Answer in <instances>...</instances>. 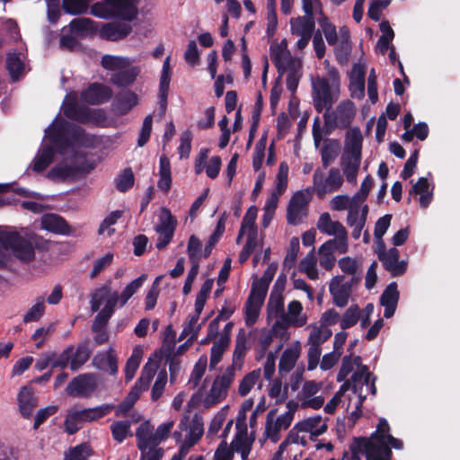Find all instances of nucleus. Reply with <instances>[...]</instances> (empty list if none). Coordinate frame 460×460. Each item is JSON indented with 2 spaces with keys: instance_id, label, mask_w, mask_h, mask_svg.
I'll return each instance as SVG.
<instances>
[{
  "instance_id": "a211bd4d",
  "label": "nucleus",
  "mask_w": 460,
  "mask_h": 460,
  "mask_svg": "<svg viewBox=\"0 0 460 460\" xmlns=\"http://www.w3.org/2000/svg\"><path fill=\"white\" fill-rule=\"evenodd\" d=\"M292 439L293 443L306 446L309 441H316V418H308L299 423L289 433L288 442Z\"/></svg>"
},
{
  "instance_id": "a18cd8bd",
  "label": "nucleus",
  "mask_w": 460,
  "mask_h": 460,
  "mask_svg": "<svg viewBox=\"0 0 460 460\" xmlns=\"http://www.w3.org/2000/svg\"><path fill=\"white\" fill-rule=\"evenodd\" d=\"M372 377V373L369 372L367 366H361L360 368L356 370L350 378V383L352 385V391L360 392V389H363L365 385H368L370 378Z\"/></svg>"
},
{
  "instance_id": "ea45409f",
  "label": "nucleus",
  "mask_w": 460,
  "mask_h": 460,
  "mask_svg": "<svg viewBox=\"0 0 460 460\" xmlns=\"http://www.w3.org/2000/svg\"><path fill=\"white\" fill-rule=\"evenodd\" d=\"M201 312L202 310L199 311L197 307H195V312L189 316L188 322L184 324L183 330L181 333V338L189 337L191 341L197 339L201 329V323H199Z\"/></svg>"
},
{
  "instance_id": "aec40b11",
  "label": "nucleus",
  "mask_w": 460,
  "mask_h": 460,
  "mask_svg": "<svg viewBox=\"0 0 460 460\" xmlns=\"http://www.w3.org/2000/svg\"><path fill=\"white\" fill-rule=\"evenodd\" d=\"M63 112L66 117L79 122L84 123L90 120V110L78 104L75 93L66 96L63 102Z\"/></svg>"
},
{
  "instance_id": "dca6fc26",
  "label": "nucleus",
  "mask_w": 460,
  "mask_h": 460,
  "mask_svg": "<svg viewBox=\"0 0 460 460\" xmlns=\"http://www.w3.org/2000/svg\"><path fill=\"white\" fill-rule=\"evenodd\" d=\"M302 8L305 14L291 19V31L295 35L312 36L314 29V0H302Z\"/></svg>"
},
{
  "instance_id": "e2e57ef3",
  "label": "nucleus",
  "mask_w": 460,
  "mask_h": 460,
  "mask_svg": "<svg viewBox=\"0 0 460 460\" xmlns=\"http://www.w3.org/2000/svg\"><path fill=\"white\" fill-rule=\"evenodd\" d=\"M359 320V308L357 305L349 307L341 321V328L342 330L349 329L357 324Z\"/></svg>"
},
{
  "instance_id": "5fc2aeb1",
  "label": "nucleus",
  "mask_w": 460,
  "mask_h": 460,
  "mask_svg": "<svg viewBox=\"0 0 460 460\" xmlns=\"http://www.w3.org/2000/svg\"><path fill=\"white\" fill-rule=\"evenodd\" d=\"M207 363L208 359L205 355L201 356L196 362L189 379V384L192 385V388H196L199 385L206 372Z\"/></svg>"
},
{
  "instance_id": "13d9d810",
  "label": "nucleus",
  "mask_w": 460,
  "mask_h": 460,
  "mask_svg": "<svg viewBox=\"0 0 460 460\" xmlns=\"http://www.w3.org/2000/svg\"><path fill=\"white\" fill-rule=\"evenodd\" d=\"M399 291L396 282H391L386 286L380 296V305H397L399 301Z\"/></svg>"
},
{
  "instance_id": "c85d7f7f",
  "label": "nucleus",
  "mask_w": 460,
  "mask_h": 460,
  "mask_svg": "<svg viewBox=\"0 0 460 460\" xmlns=\"http://www.w3.org/2000/svg\"><path fill=\"white\" fill-rule=\"evenodd\" d=\"M253 441L254 437H249L247 429L244 427L235 434L234 439L231 443L232 450L239 453L242 458H248Z\"/></svg>"
},
{
  "instance_id": "393cba45",
  "label": "nucleus",
  "mask_w": 460,
  "mask_h": 460,
  "mask_svg": "<svg viewBox=\"0 0 460 460\" xmlns=\"http://www.w3.org/2000/svg\"><path fill=\"white\" fill-rule=\"evenodd\" d=\"M318 230L328 235H335L343 243L347 241L346 228L339 221H332L327 212L323 213L318 218Z\"/></svg>"
},
{
  "instance_id": "7c9ffc66",
  "label": "nucleus",
  "mask_w": 460,
  "mask_h": 460,
  "mask_svg": "<svg viewBox=\"0 0 460 460\" xmlns=\"http://www.w3.org/2000/svg\"><path fill=\"white\" fill-rule=\"evenodd\" d=\"M341 145L340 140L325 138L323 140L321 157L323 166L327 168L340 155Z\"/></svg>"
},
{
  "instance_id": "58836bf2",
  "label": "nucleus",
  "mask_w": 460,
  "mask_h": 460,
  "mask_svg": "<svg viewBox=\"0 0 460 460\" xmlns=\"http://www.w3.org/2000/svg\"><path fill=\"white\" fill-rule=\"evenodd\" d=\"M159 176L157 186L163 191L167 192L171 189L172 175L170 162L165 155L160 157Z\"/></svg>"
},
{
  "instance_id": "f257e3e1",
  "label": "nucleus",
  "mask_w": 460,
  "mask_h": 460,
  "mask_svg": "<svg viewBox=\"0 0 460 460\" xmlns=\"http://www.w3.org/2000/svg\"><path fill=\"white\" fill-rule=\"evenodd\" d=\"M156 370L157 365L155 362L146 363L144 366L141 375L135 385L129 391L123 402L118 406L111 403H104L93 408H84L81 410L76 408L68 409L64 420L66 432L69 435H73L82 429V424L84 422L97 421L110 414L113 410H116V415L118 416L127 413L133 407L140 394L149 388L150 383L154 378Z\"/></svg>"
},
{
  "instance_id": "f704fd0d",
  "label": "nucleus",
  "mask_w": 460,
  "mask_h": 460,
  "mask_svg": "<svg viewBox=\"0 0 460 460\" xmlns=\"http://www.w3.org/2000/svg\"><path fill=\"white\" fill-rule=\"evenodd\" d=\"M131 31V26L126 23H109L102 28V34L110 40L125 38Z\"/></svg>"
},
{
  "instance_id": "37998d69",
  "label": "nucleus",
  "mask_w": 460,
  "mask_h": 460,
  "mask_svg": "<svg viewBox=\"0 0 460 460\" xmlns=\"http://www.w3.org/2000/svg\"><path fill=\"white\" fill-rule=\"evenodd\" d=\"M316 385L314 381L305 382L299 393V400L303 407L316 409Z\"/></svg>"
},
{
  "instance_id": "a19ab883",
  "label": "nucleus",
  "mask_w": 460,
  "mask_h": 460,
  "mask_svg": "<svg viewBox=\"0 0 460 460\" xmlns=\"http://www.w3.org/2000/svg\"><path fill=\"white\" fill-rule=\"evenodd\" d=\"M112 438L119 444L123 443L127 438L132 437L131 423L129 420H116L111 424Z\"/></svg>"
},
{
  "instance_id": "423d86ee",
  "label": "nucleus",
  "mask_w": 460,
  "mask_h": 460,
  "mask_svg": "<svg viewBox=\"0 0 460 460\" xmlns=\"http://www.w3.org/2000/svg\"><path fill=\"white\" fill-rule=\"evenodd\" d=\"M354 103L349 101L341 102L336 110H328L323 113V125L320 127L318 119V146L322 141V136L332 134L337 128H348L354 118Z\"/></svg>"
},
{
  "instance_id": "2f4dec72",
  "label": "nucleus",
  "mask_w": 460,
  "mask_h": 460,
  "mask_svg": "<svg viewBox=\"0 0 460 460\" xmlns=\"http://www.w3.org/2000/svg\"><path fill=\"white\" fill-rule=\"evenodd\" d=\"M137 95L132 92H123L116 96L112 104L114 111L119 115L127 114L137 104Z\"/></svg>"
},
{
  "instance_id": "f03ea898",
  "label": "nucleus",
  "mask_w": 460,
  "mask_h": 460,
  "mask_svg": "<svg viewBox=\"0 0 460 460\" xmlns=\"http://www.w3.org/2000/svg\"><path fill=\"white\" fill-rule=\"evenodd\" d=\"M0 241L15 258L24 262L34 259V249L40 247L44 242L42 237L27 230L4 232L0 234Z\"/></svg>"
},
{
  "instance_id": "1a4fd4ad",
  "label": "nucleus",
  "mask_w": 460,
  "mask_h": 460,
  "mask_svg": "<svg viewBox=\"0 0 460 460\" xmlns=\"http://www.w3.org/2000/svg\"><path fill=\"white\" fill-rule=\"evenodd\" d=\"M235 377L233 367H226L221 374L217 375L212 385L203 399V405L210 408L223 402L228 394V390Z\"/></svg>"
},
{
  "instance_id": "4c0bfd02",
  "label": "nucleus",
  "mask_w": 460,
  "mask_h": 460,
  "mask_svg": "<svg viewBox=\"0 0 460 460\" xmlns=\"http://www.w3.org/2000/svg\"><path fill=\"white\" fill-rule=\"evenodd\" d=\"M93 362L99 368L107 370L112 375L118 371L117 358L112 349L98 354L93 358Z\"/></svg>"
},
{
  "instance_id": "b1692460",
  "label": "nucleus",
  "mask_w": 460,
  "mask_h": 460,
  "mask_svg": "<svg viewBox=\"0 0 460 460\" xmlns=\"http://www.w3.org/2000/svg\"><path fill=\"white\" fill-rule=\"evenodd\" d=\"M137 446L139 450L156 447L158 440L155 435V427L149 420L142 422L136 430Z\"/></svg>"
},
{
  "instance_id": "3c124183",
  "label": "nucleus",
  "mask_w": 460,
  "mask_h": 460,
  "mask_svg": "<svg viewBox=\"0 0 460 460\" xmlns=\"http://www.w3.org/2000/svg\"><path fill=\"white\" fill-rule=\"evenodd\" d=\"M350 90H358L361 95L364 94L365 90V68L364 66L356 64L352 67V77L350 80Z\"/></svg>"
},
{
  "instance_id": "2eb2a0df",
  "label": "nucleus",
  "mask_w": 460,
  "mask_h": 460,
  "mask_svg": "<svg viewBox=\"0 0 460 460\" xmlns=\"http://www.w3.org/2000/svg\"><path fill=\"white\" fill-rule=\"evenodd\" d=\"M382 246L383 250H376V252L385 270L390 272L393 277L403 275L407 270V262L399 260V250L394 247L386 251L385 244L382 243Z\"/></svg>"
},
{
  "instance_id": "052dcab7",
  "label": "nucleus",
  "mask_w": 460,
  "mask_h": 460,
  "mask_svg": "<svg viewBox=\"0 0 460 460\" xmlns=\"http://www.w3.org/2000/svg\"><path fill=\"white\" fill-rule=\"evenodd\" d=\"M88 6L87 0H63L62 4L64 11L72 15L86 13Z\"/></svg>"
},
{
  "instance_id": "338daca9",
  "label": "nucleus",
  "mask_w": 460,
  "mask_h": 460,
  "mask_svg": "<svg viewBox=\"0 0 460 460\" xmlns=\"http://www.w3.org/2000/svg\"><path fill=\"white\" fill-rule=\"evenodd\" d=\"M351 49V42L346 40H341L335 47V58L340 65L344 66L348 64Z\"/></svg>"
},
{
  "instance_id": "c03bdc74",
  "label": "nucleus",
  "mask_w": 460,
  "mask_h": 460,
  "mask_svg": "<svg viewBox=\"0 0 460 460\" xmlns=\"http://www.w3.org/2000/svg\"><path fill=\"white\" fill-rule=\"evenodd\" d=\"M68 27L72 33L77 35H85L92 33L96 30L93 21L84 17L72 20Z\"/></svg>"
},
{
  "instance_id": "6ab92c4d",
  "label": "nucleus",
  "mask_w": 460,
  "mask_h": 460,
  "mask_svg": "<svg viewBox=\"0 0 460 460\" xmlns=\"http://www.w3.org/2000/svg\"><path fill=\"white\" fill-rule=\"evenodd\" d=\"M343 275L333 277L329 284V291L332 296L333 304L338 307H344L349 302L351 294V283L344 282Z\"/></svg>"
},
{
  "instance_id": "603ef678",
  "label": "nucleus",
  "mask_w": 460,
  "mask_h": 460,
  "mask_svg": "<svg viewBox=\"0 0 460 460\" xmlns=\"http://www.w3.org/2000/svg\"><path fill=\"white\" fill-rule=\"evenodd\" d=\"M277 271V266L274 264L269 265L264 271L263 276L260 280L254 281L252 286V289L255 291H262L263 295H267L269 284L271 282L275 273Z\"/></svg>"
},
{
  "instance_id": "9b49d317",
  "label": "nucleus",
  "mask_w": 460,
  "mask_h": 460,
  "mask_svg": "<svg viewBox=\"0 0 460 460\" xmlns=\"http://www.w3.org/2000/svg\"><path fill=\"white\" fill-rule=\"evenodd\" d=\"M313 199L309 190L296 192L287 208V221L289 225H298L307 217L308 206Z\"/></svg>"
},
{
  "instance_id": "7ed1b4c3",
  "label": "nucleus",
  "mask_w": 460,
  "mask_h": 460,
  "mask_svg": "<svg viewBox=\"0 0 460 460\" xmlns=\"http://www.w3.org/2000/svg\"><path fill=\"white\" fill-rule=\"evenodd\" d=\"M270 52V58L279 74V78L287 72V88L292 93L295 92L302 75L300 60L291 56L286 40L272 44Z\"/></svg>"
},
{
  "instance_id": "69168bd1",
  "label": "nucleus",
  "mask_w": 460,
  "mask_h": 460,
  "mask_svg": "<svg viewBox=\"0 0 460 460\" xmlns=\"http://www.w3.org/2000/svg\"><path fill=\"white\" fill-rule=\"evenodd\" d=\"M390 434V426L385 418H381L376 426V429L372 433L371 438L377 442L376 445H387L386 438Z\"/></svg>"
},
{
  "instance_id": "49530a36",
  "label": "nucleus",
  "mask_w": 460,
  "mask_h": 460,
  "mask_svg": "<svg viewBox=\"0 0 460 460\" xmlns=\"http://www.w3.org/2000/svg\"><path fill=\"white\" fill-rule=\"evenodd\" d=\"M6 67L13 81L19 80L24 73V64L15 53L7 56Z\"/></svg>"
},
{
  "instance_id": "8fccbe9b",
  "label": "nucleus",
  "mask_w": 460,
  "mask_h": 460,
  "mask_svg": "<svg viewBox=\"0 0 460 460\" xmlns=\"http://www.w3.org/2000/svg\"><path fill=\"white\" fill-rule=\"evenodd\" d=\"M89 357L90 351L85 345H79L75 350L73 348L70 369L72 371L78 370L89 359Z\"/></svg>"
},
{
  "instance_id": "4468645a",
  "label": "nucleus",
  "mask_w": 460,
  "mask_h": 460,
  "mask_svg": "<svg viewBox=\"0 0 460 460\" xmlns=\"http://www.w3.org/2000/svg\"><path fill=\"white\" fill-rule=\"evenodd\" d=\"M98 385L97 379L93 374H82L73 378L66 386V393L75 398L90 397Z\"/></svg>"
},
{
  "instance_id": "c9c22d12",
  "label": "nucleus",
  "mask_w": 460,
  "mask_h": 460,
  "mask_svg": "<svg viewBox=\"0 0 460 460\" xmlns=\"http://www.w3.org/2000/svg\"><path fill=\"white\" fill-rule=\"evenodd\" d=\"M177 221L168 208H163L159 216V224L155 226L158 234L173 235Z\"/></svg>"
},
{
  "instance_id": "680f3d73",
  "label": "nucleus",
  "mask_w": 460,
  "mask_h": 460,
  "mask_svg": "<svg viewBox=\"0 0 460 460\" xmlns=\"http://www.w3.org/2000/svg\"><path fill=\"white\" fill-rule=\"evenodd\" d=\"M141 357H142V354H141L140 349H136L133 350V353L130 356V358L127 360L126 367H125L126 381L128 382L134 377V376L140 365Z\"/></svg>"
},
{
  "instance_id": "9d476101",
  "label": "nucleus",
  "mask_w": 460,
  "mask_h": 460,
  "mask_svg": "<svg viewBox=\"0 0 460 460\" xmlns=\"http://www.w3.org/2000/svg\"><path fill=\"white\" fill-rule=\"evenodd\" d=\"M296 409V406L289 402L288 411L278 417L276 416L277 410H270L266 418L264 436L274 443L279 441V433L288 429L291 425Z\"/></svg>"
},
{
  "instance_id": "a878e982",
  "label": "nucleus",
  "mask_w": 460,
  "mask_h": 460,
  "mask_svg": "<svg viewBox=\"0 0 460 460\" xmlns=\"http://www.w3.org/2000/svg\"><path fill=\"white\" fill-rule=\"evenodd\" d=\"M249 349L248 336L243 329H240L236 335L234 350L233 353V362L227 367H233L234 372L241 370L243 358Z\"/></svg>"
},
{
  "instance_id": "0eeeda50",
  "label": "nucleus",
  "mask_w": 460,
  "mask_h": 460,
  "mask_svg": "<svg viewBox=\"0 0 460 460\" xmlns=\"http://www.w3.org/2000/svg\"><path fill=\"white\" fill-rule=\"evenodd\" d=\"M328 67V77L318 76V114L324 109L331 110L340 96V74L336 67H329V61L324 60Z\"/></svg>"
},
{
  "instance_id": "de8ad7c7",
  "label": "nucleus",
  "mask_w": 460,
  "mask_h": 460,
  "mask_svg": "<svg viewBox=\"0 0 460 460\" xmlns=\"http://www.w3.org/2000/svg\"><path fill=\"white\" fill-rule=\"evenodd\" d=\"M363 137L358 128L353 129L349 142V151L353 159L352 162L360 164Z\"/></svg>"
},
{
  "instance_id": "6e6552de",
  "label": "nucleus",
  "mask_w": 460,
  "mask_h": 460,
  "mask_svg": "<svg viewBox=\"0 0 460 460\" xmlns=\"http://www.w3.org/2000/svg\"><path fill=\"white\" fill-rule=\"evenodd\" d=\"M92 13L100 18L119 17L131 21L137 15L136 0H106L92 6Z\"/></svg>"
},
{
  "instance_id": "bf43d9fd",
  "label": "nucleus",
  "mask_w": 460,
  "mask_h": 460,
  "mask_svg": "<svg viewBox=\"0 0 460 460\" xmlns=\"http://www.w3.org/2000/svg\"><path fill=\"white\" fill-rule=\"evenodd\" d=\"M316 258L314 248L313 247L309 253L300 261L299 269L305 272L310 279H316Z\"/></svg>"
},
{
  "instance_id": "864d4df0",
  "label": "nucleus",
  "mask_w": 460,
  "mask_h": 460,
  "mask_svg": "<svg viewBox=\"0 0 460 460\" xmlns=\"http://www.w3.org/2000/svg\"><path fill=\"white\" fill-rule=\"evenodd\" d=\"M230 342L217 339L214 341L213 346L210 349V368H214L222 359V357L228 348Z\"/></svg>"
},
{
  "instance_id": "72a5a7b5",
  "label": "nucleus",
  "mask_w": 460,
  "mask_h": 460,
  "mask_svg": "<svg viewBox=\"0 0 460 460\" xmlns=\"http://www.w3.org/2000/svg\"><path fill=\"white\" fill-rule=\"evenodd\" d=\"M268 316L276 321H282L285 314L284 298L279 293H271L267 305Z\"/></svg>"
},
{
  "instance_id": "e433bc0d",
  "label": "nucleus",
  "mask_w": 460,
  "mask_h": 460,
  "mask_svg": "<svg viewBox=\"0 0 460 460\" xmlns=\"http://www.w3.org/2000/svg\"><path fill=\"white\" fill-rule=\"evenodd\" d=\"M318 15V25L321 27V31L323 33L326 41L330 46H335L338 42L336 26L323 15L322 10L319 8Z\"/></svg>"
},
{
  "instance_id": "39448f33",
  "label": "nucleus",
  "mask_w": 460,
  "mask_h": 460,
  "mask_svg": "<svg viewBox=\"0 0 460 460\" xmlns=\"http://www.w3.org/2000/svg\"><path fill=\"white\" fill-rule=\"evenodd\" d=\"M102 66L113 72L111 82L118 86H127L135 82L140 69L133 66L129 58L112 55H104L101 61Z\"/></svg>"
},
{
  "instance_id": "f8f14e48",
  "label": "nucleus",
  "mask_w": 460,
  "mask_h": 460,
  "mask_svg": "<svg viewBox=\"0 0 460 460\" xmlns=\"http://www.w3.org/2000/svg\"><path fill=\"white\" fill-rule=\"evenodd\" d=\"M352 460L357 454L363 452L367 460H391L392 450L387 445H376L365 438H356L350 446Z\"/></svg>"
},
{
  "instance_id": "6e6d98bb",
  "label": "nucleus",
  "mask_w": 460,
  "mask_h": 460,
  "mask_svg": "<svg viewBox=\"0 0 460 460\" xmlns=\"http://www.w3.org/2000/svg\"><path fill=\"white\" fill-rule=\"evenodd\" d=\"M146 275H141L139 278L131 281L119 296V306H123L128 299L141 288L146 280Z\"/></svg>"
},
{
  "instance_id": "5701e85b",
  "label": "nucleus",
  "mask_w": 460,
  "mask_h": 460,
  "mask_svg": "<svg viewBox=\"0 0 460 460\" xmlns=\"http://www.w3.org/2000/svg\"><path fill=\"white\" fill-rule=\"evenodd\" d=\"M112 96V90L102 84H91L87 89L82 92V100L92 105L108 102Z\"/></svg>"
},
{
  "instance_id": "09e8293b",
  "label": "nucleus",
  "mask_w": 460,
  "mask_h": 460,
  "mask_svg": "<svg viewBox=\"0 0 460 460\" xmlns=\"http://www.w3.org/2000/svg\"><path fill=\"white\" fill-rule=\"evenodd\" d=\"M45 298L39 296L35 300V304L29 308L23 316L24 323L38 322L45 313Z\"/></svg>"
},
{
  "instance_id": "4d7b16f0",
  "label": "nucleus",
  "mask_w": 460,
  "mask_h": 460,
  "mask_svg": "<svg viewBox=\"0 0 460 460\" xmlns=\"http://www.w3.org/2000/svg\"><path fill=\"white\" fill-rule=\"evenodd\" d=\"M55 331V324L49 323L47 326L38 328L31 336L37 349H40L44 343L51 337Z\"/></svg>"
},
{
  "instance_id": "412c9836",
  "label": "nucleus",
  "mask_w": 460,
  "mask_h": 460,
  "mask_svg": "<svg viewBox=\"0 0 460 460\" xmlns=\"http://www.w3.org/2000/svg\"><path fill=\"white\" fill-rule=\"evenodd\" d=\"M265 297L263 290H251L244 305V321L247 326H252L257 322Z\"/></svg>"
},
{
  "instance_id": "cd10ccee",
  "label": "nucleus",
  "mask_w": 460,
  "mask_h": 460,
  "mask_svg": "<svg viewBox=\"0 0 460 460\" xmlns=\"http://www.w3.org/2000/svg\"><path fill=\"white\" fill-rule=\"evenodd\" d=\"M301 354V346L298 342L287 348L279 359V373L284 376L289 373L295 367Z\"/></svg>"
},
{
  "instance_id": "774afa93",
  "label": "nucleus",
  "mask_w": 460,
  "mask_h": 460,
  "mask_svg": "<svg viewBox=\"0 0 460 460\" xmlns=\"http://www.w3.org/2000/svg\"><path fill=\"white\" fill-rule=\"evenodd\" d=\"M91 455L90 447L86 444H81L69 449L65 454L64 460H87Z\"/></svg>"
},
{
  "instance_id": "0e129e2a",
  "label": "nucleus",
  "mask_w": 460,
  "mask_h": 460,
  "mask_svg": "<svg viewBox=\"0 0 460 460\" xmlns=\"http://www.w3.org/2000/svg\"><path fill=\"white\" fill-rule=\"evenodd\" d=\"M122 212L119 210H116L111 212L108 217L104 218L102 222L98 234H107L109 236L115 233V229L111 226L116 224V222L121 217Z\"/></svg>"
},
{
  "instance_id": "20e7f679",
  "label": "nucleus",
  "mask_w": 460,
  "mask_h": 460,
  "mask_svg": "<svg viewBox=\"0 0 460 460\" xmlns=\"http://www.w3.org/2000/svg\"><path fill=\"white\" fill-rule=\"evenodd\" d=\"M119 303V295L117 292L111 290V287L106 284L99 288H96L91 296V310L97 312L102 305H104L102 309L96 315L92 329L98 331L105 327L110 318L115 311V307Z\"/></svg>"
},
{
  "instance_id": "473e14b6",
  "label": "nucleus",
  "mask_w": 460,
  "mask_h": 460,
  "mask_svg": "<svg viewBox=\"0 0 460 460\" xmlns=\"http://www.w3.org/2000/svg\"><path fill=\"white\" fill-rule=\"evenodd\" d=\"M261 376V368H257L247 373L239 383L238 394L241 396H246L256 385L261 389L262 385Z\"/></svg>"
},
{
  "instance_id": "ddd939ff",
  "label": "nucleus",
  "mask_w": 460,
  "mask_h": 460,
  "mask_svg": "<svg viewBox=\"0 0 460 460\" xmlns=\"http://www.w3.org/2000/svg\"><path fill=\"white\" fill-rule=\"evenodd\" d=\"M303 306L300 302L294 300L288 305V312L284 314L282 321H276L272 326L275 334L284 336L287 329L291 326L301 327L306 323V318L301 315Z\"/></svg>"
},
{
  "instance_id": "bb28decb",
  "label": "nucleus",
  "mask_w": 460,
  "mask_h": 460,
  "mask_svg": "<svg viewBox=\"0 0 460 460\" xmlns=\"http://www.w3.org/2000/svg\"><path fill=\"white\" fill-rule=\"evenodd\" d=\"M42 229L56 234H69L71 228L66 221L58 215L46 214L40 219Z\"/></svg>"
},
{
  "instance_id": "4be33fe9",
  "label": "nucleus",
  "mask_w": 460,
  "mask_h": 460,
  "mask_svg": "<svg viewBox=\"0 0 460 460\" xmlns=\"http://www.w3.org/2000/svg\"><path fill=\"white\" fill-rule=\"evenodd\" d=\"M188 419L182 420L179 425L181 430L188 429L187 425ZM204 433L203 421L199 416H194L189 424V432L184 438V442L181 446V448H185L189 453V450L193 447L202 437Z\"/></svg>"
},
{
  "instance_id": "79ce46f5",
  "label": "nucleus",
  "mask_w": 460,
  "mask_h": 460,
  "mask_svg": "<svg viewBox=\"0 0 460 460\" xmlns=\"http://www.w3.org/2000/svg\"><path fill=\"white\" fill-rule=\"evenodd\" d=\"M343 182L341 172L338 168H332L323 184L318 182V195L321 191H336Z\"/></svg>"
},
{
  "instance_id": "f3484780",
  "label": "nucleus",
  "mask_w": 460,
  "mask_h": 460,
  "mask_svg": "<svg viewBox=\"0 0 460 460\" xmlns=\"http://www.w3.org/2000/svg\"><path fill=\"white\" fill-rule=\"evenodd\" d=\"M289 167L286 162H281L276 177V188L267 199L264 210L275 212L279 201V197L286 191L288 181Z\"/></svg>"
},
{
  "instance_id": "c756f323",
  "label": "nucleus",
  "mask_w": 460,
  "mask_h": 460,
  "mask_svg": "<svg viewBox=\"0 0 460 460\" xmlns=\"http://www.w3.org/2000/svg\"><path fill=\"white\" fill-rule=\"evenodd\" d=\"M18 404L21 414L29 419L37 406V398L31 388L27 386L21 388L18 394Z\"/></svg>"
}]
</instances>
